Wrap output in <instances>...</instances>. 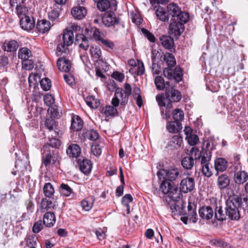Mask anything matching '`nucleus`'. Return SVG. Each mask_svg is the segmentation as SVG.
Returning a JSON list of instances; mask_svg holds the SVG:
<instances>
[{
  "instance_id": "obj_1",
  "label": "nucleus",
  "mask_w": 248,
  "mask_h": 248,
  "mask_svg": "<svg viewBox=\"0 0 248 248\" xmlns=\"http://www.w3.org/2000/svg\"><path fill=\"white\" fill-rule=\"evenodd\" d=\"M193 188L194 187H182V189L181 187H153L152 191L156 196H163L165 199L169 198L176 201L182 196V191L186 193L188 191H191ZM166 200L167 202V200Z\"/></svg>"
},
{
  "instance_id": "obj_2",
  "label": "nucleus",
  "mask_w": 248,
  "mask_h": 248,
  "mask_svg": "<svg viewBox=\"0 0 248 248\" xmlns=\"http://www.w3.org/2000/svg\"><path fill=\"white\" fill-rule=\"evenodd\" d=\"M182 98L181 93L173 87L169 86L166 87L165 97L160 94L156 96V100L160 107H164L167 109H170L172 107L171 102H178Z\"/></svg>"
},
{
  "instance_id": "obj_3",
  "label": "nucleus",
  "mask_w": 248,
  "mask_h": 248,
  "mask_svg": "<svg viewBox=\"0 0 248 248\" xmlns=\"http://www.w3.org/2000/svg\"><path fill=\"white\" fill-rule=\"evenodd\" d=\"M179 174V172L177 169L159 170L157 175L160 183V186H174L173 182L176 180Z\"/></svg>"
},
{
  "instance_id": "obj_4",
  "label": "nucleus",
  "mask_w": 248,
  "mask_h": 248,
  "mask_svg": "<svg viewBox=\"0 0 248 248\" xmlns=\"http://www.w3.org/2000/svg\"><path fill=\"white\" fill-rule=\"evenodd\" d=\"M74 32L68 30H65L63 33L62 42L58 44L56 48V54L58 56L66 53L68 51V47L74 42Z\"/></svg>"
},
{
  "instance_id": "obj_5",
  "label": "nucleus",
  "mask_w": 248,
  "mask_h": 248,
  "mask_svg": "<svg viewBox=\"0 0 248 248\" xmlns=\"http://www.w3.org/2000/svg\"><path fill=\"white\" fill-rule=\"evenodd\" d=\"M238 199L229 198L226 202L225 207L226 215L232 220H238L240 218V209L238 207Z\"/></svg>"
},
{
  "instance_id": "obj_6",
  "label": "nucleus",
  "mask_w": 248,
  "mask_h": 248,
  "mask_svg": "<svg viewBox=\"0 0 248 248\" xmlns=\"http://www.w3.org/2000/svg\"><path fill=\"white\" fill-rule=\"evenodd\" d=\"M164 75L168 79H174L177 82L182 79L183 73L180 67L176 66L174 69L165 68L163 70Z\"/></svg>"
},
{
  "instance_id": "obj_7",
  "label": "nucleus",
  "mask_w": 248,
  "mask_h": 248,
  "mask_svg": "<svg viewBox=\"0 0 248 248\" xmlns=\"http://www.w3.org/2000/svg\"><path fill=\"white\" fill-rule=\"evenodd\" d=\"M97 7L101 12L115 11L117 9V3L115 0H99L97 2Z\"/></svg>"
},
{
  "instance_id": "obj_8",
  "label": "nucleus",
  "mask_w": 248,
  "mask_h": 248,
  "mask_svg": "<svg viewBox=\"0 0 248 248\" xmlns=\"http://www.w3.org/2000/svg\"><path fill=\"white\" fill-rule=\"evenodd\" d=\"M102 22L106 26L109 27L118 25L120 23V18L116 17L113 11H110L104 15Z\"/></svg>"
},
{
  "instance_id": "obj_9",
  "label": "nucleus",
  "mask_w": 248,
  "mask_h": 248,
  "mask_svg": "<svg viewBox=\"0 0 248 248\" xmlns=\"http://www.w3.org/2000/svg\"><path fill=\"white\" fill-rule=\"evenodd\" d=\"M184 30V25L179 22L171 20L169 25V33L176 38L179 37Z\"/></svg>"
},
{
  "instance_id": "obj_10",
  "label": "nucleus",
  "mask_w": 248,
  "mask_h": 248,
  "mask_svg": "<svg viewBox=\"0 0 248 248\" xmlns=\"http://www.w3.org/2000/svg\"><path fill=\"white\" fill-rule=\"evenodd\" d=\"M59 158L58 153L55 154L53 151L52 154L49 153L43 157L42 162L46 167L49 168L53 165H56L57 163H59Z\"/></svg>"
},
{
  "instance_id": "obj_11",
  "label": "nucleus",
  "mask_w": 248,
  "mask_h": 248,
  "mask_svg": "<svg viewBox=\"0 0 248 248\" xmlns=\"http://www.w3.org/2000/svg\"><path fill=\"white\" fill-rule=\"evenodd\" d=\"M20 25L23 30L30 31L32 30L35 26V20L32 17L25 16L21 17Z\"/></svg>"
},
{
  "instance_id": "obj_12",
  "label": "nucleus",
  "mask_w": 248,
  "mask_h": 248,
  "mask_svg": "<svg viewBox=\"0 0 248 248\" xmlns=\"http://www.w3.org/2000/svg\"><path fill=\"white\" fill-rule=\"evenodd\" d=\"M184 132L186 135V139L187 140L189 144L191 146H194L198 143L199 138L196 134L193 133L191 127L186 126Z\"/></svg>"
},
{
  "instance_id": "obj_13",
  "label": "nucleus",
  "mask_w": 248,
  "mask_h": 248,
  "mask_svg": "<svg viewBox=\"0 0 248 248\" xmlns=\"http://www.w3.org/2000/svg\"><path fill=\"white\" fill-rule=\"evenodd\" d=\"M228 166V161L224 158L217 157L214 160V167L217 171V174L218 172H222L225 171Z\"/></svg>"
},
{
  "instance_id": "obj_14",
  "label": "nucleus",
  "mask_w": 248,
  "mask_h": 248,
  "mask_svg": "<svg viewBox=\"0 0 248 248\" xmlns=\"http://www.w3.org/2000/svg\"><path fill=\"white\" fill-rule=\"evenodd\" d=\"M199 214L202 218L209 220L213 217L214 212L210 206H203L199 209Z\"/></svg>"
},
{
  "instance_id": "obj_15",
  "label": "nucleus",
  "mask_w": 248,
  "mask_h": 248,
  "mask_svg": "<svg viewBox=\"0 0 248 248\" xmlns=\"http://www.w3.org/2000/svg\"><path fill=\"white\" fill-rule=\"evenodd\" d=\"M57 66L60 71L68 72L71 68V63L69 60L63 57L60 58L57 60Z\"/></svg>"
},
{
  "instance_id": "obj_16",
  "label": "nucleus",
  "mask_w": 248,
  "mask_h": 248,
  "mask_svg": "<svg viewBox=\"0 0 248 248\" xmlns=\"http://www.w3.org/2000/svg\"><path fill=\"white\" fill-rule=\"evenodd\" d=\"M233 180L235 184L239 185H242L248 180V174L244 170L235 172Z\"/></svg>"
},
{
  "instance_id": "obj_17",
  "label": "nucleus",
  "mask_w": 248,
  "mask_h": 248,
  "mask_svg": "<svg viewBox=\"0 0 248 248\" xmlns=\"http://www.w3.org/2000/svg\"><path fill=\"white\" fill-rule=\"evenodd\" d=\"M71 13L75 18L81 19L85 16L87 10L85 7L78 6L73 7L71 10Z\"/></svg>"
},
{
  "instance_id": "obj_18",
  "label": "nucleus",
  "mask_w": 248,
  "mask_h": 248,
  "mask_svg": "<svg viewBox=\"0 0 248 248\" xmlns=\"http://www.w3.org/2000/svg\"><path fill=\"white\" fill-rule=\"evenodd\" d=\"M63 10L62 6L53 5L52 10L48 13V18L52 21H58L60 12Z\"/></svg>"
},
{
  "instance_id": "obj_19",
  "label": "nucleus",
  "mask_w": 248,
  "mask_h": 248,
  "mask_svg": "<svg viewBox=\"0 0 248 248\" xmlns=\"http://www.w3.org/2000/svg\"><path fill=\"white\" fill-rule=\"evenodd\" d=\"M56 222L55 216L53 212L49 211L44 215L43 223L46 227H51Z\"/></svg>"
},
{
  "instance_id": "obj_20",
  "label": "nucleus",
  "mask_w": 248,
  "mask_h": 248,
  "mask_svg": "<svg viewBox=\"0 0 248 248\" xmlns=\"http://www.w3.org/2000/svg\"><path fill=\"white\" fill-rule=\"evenodd\" d=\"M79 166L80 170L85 174H89L92 170V163L89 159L79 160Z\"/></svg>"
},
{
  "instance_id": "obj_21",
  "label": "nucleus",
  "mask_w": 248,
  "mask_h": 248,
  "mask_svg": "<svg viewBox=\"0 0 248 248\" xmlns=\"http://www.w3.org/2000/svg\"><path fill=\"white\" fill-rule=\"evenodd\" d=\"M51 28V24L50 22L46 19H42L37 22L36 29L37 31L44 33L48 31Z\"/></svg>"
},
{
  "instance_id": "obj_22",
  "label": "nucleus",
  "mask_w": 248,
  "mask_h": 248,
  "mask_svg": "<svg viewBox=\"0 0 248 248\" xmlns=\"http://www.w3.org/2000/svg\"><path fill=\"white\" fill-rule=\"evenodd\" d=\"M66 153L70 157H77L80 155L81 149L77 144L70 145L66 150Z\"/></svg>"
},
{
  "instance_id": "obj_23",
  "label": "nucleus",
  "mask_w": 248,
  "mask_h": 248,
  "mask_svg": "<svg viewBox=\"0 0 248 248\" xmlns=\"http://www.w3.org/2000/svg\"><path fill=\"white\" fill-rule=\"evenodd\" d=\"M167 8L169 16L170 15L171 16V20H172L176 16L179 14L181 11L179 6L174 2L169 3L167 5Z\"/></svg>"
},
{
  "instance_id": "obj_24",
  "label": "nucleus",
  "mask_w": 248,
  "mask_h": 248,
  "mask_svg": "<svg viewBox=\"0 0 248 248\" xmlns=\"http://www.w3.org/2000/svg\"><path fill=\"white\" fill-rule=\"evenodd\" d=\"M160 41L162 46L166 49H170L173 47V39L170 36L163 35L160 37Z\"/></svg>"
},
{
  "instance_id": "obj_25",
  "label": "nucleus",
  "mask_w": 248,
  "mask_h": 248,
  "mask_svg": "<svg viewBox=\"0 0 248 248\" xmlns=\"http://www.w3.org/2000/svg\"><path fill=\"white\" fill-rule=\"evenodd\" d=\"M83 124V122L81 118L78 115H75L72 119L71 128L75 131H78L82 129Z\"/></svg>"
},
{
  "instance_id": "obj_26",
  "label": "nucleus",
  "mask_w": 248,
  "mask_h": 248,
  "mask_svg": "<svg viewBox=\"0 0 248 248\" xmlns=\"http://www.w3.org/2000/svg\"><path fill=\"white\" fill-rule=\"evenodd\" d=\"M19 46L18 43L15 40L5 41L3 45L2 48L8 52L15 51Z\"/></svg>"
},
{
  "instance_id": "obj_27",
  "label": "nucleus",
  "mask_w": 248,
  "mask_h": 248,
  "mask_svg": "<svg viewBox=\"0 0 248 248\" xmlns=\"http://www.w3.org/2000/svg\"><path fill=\"white\" fill-rule=\"evenodd\" d=\"M155 15L158 18L162 21H168L169 19L168 13H167L165 9L161 6L155 7Z\"/></svg>"
},
{
  "instance_id": "obj_28",
  "label": "nucleus",
  "mask_w": 248,
  "mask_h": 248,
  "mask_svg": "<svg viewBox=\"0 0 248 248\" xmlns=\"http://www.w3.org/2000/svg\"><path fill=\"white\" fill-rule=\"evenodd\" d=\"M115 96L118 99L120 98V104L122 105H125L128 103L129 96L123 93V89L118 87L115 90Z\"/></svg>"
},
{
  "instance_id": "obj_29",
  "label": "nucleus",
  "mask_w": 248,
  "mask_h": 248,
  "mask_svg": "<svg viewBox=\"0 0 248 248\" xmlns=\"http://www.w3.org/2000/svg\"><path fill=\"white\" fill-rule=\"evenodd\" d=\"M55 207L54 203L48 201L46 199H42L40 203V210L42 212H45L46 211L50 210L51 211L52 210L54 209Z\"/></svg>"
},
{
  "instance_id": "obj_30",
  "label": "nucleus",
  "mask_w": 248,
  "mask_h": 248,
  "mask_svg": "<svg viewBox=\"0 0 248 248\" xmlns=\"http://www.w3.org/2000/svg\"><path fill=\"white\" fill-rule=\"evenodd\" d=\"M90 52L91 57L95 61H103V59L101 57L102 51L99 47L92 46L90 48Z\"/></svg>"
},
{
  "instance_id": "obj_31",
  "label": "nucleus",
  "mask_w": 248,
  "mask_h": 248,
  "mask_svg": "<svg viewBox=\"0 0 248 248\" xmlns=\"http://www.w3.org/2000/svg\"><path fill=\"white\" fill-rule=\"evenodd\" d=\"M101 113L106 117L109 116L114 117L118 114L117 108L109 105L103 107L102 109Z\"/></svg>"
},
{
  "instance_id": "obj_32",
  "label": "nucleus",
  "mask_w": 248,
  "mask_h": 248,
  "mask_svg": "<svg viewBox=\"0 0 248 248\" xmlns=\"http://www.w3.org/2000/svg\"><path fill=\"white\" fill-rule=\"evenodd\" d=\"M167 128L170 133L178 132L182 128V124L180 122H170L167 124Z\"/></svg>"
},
{
  "instance_id": "obj_33",
  "label": "nucleus",
  "mask_w": 248,
  "mask_h": 248,
  "mask_svg": "<svg viewBox=\"0 0 248 248\" xmlns=\"http://www.w3.org/2000/svg\"><path fill=\"white\" fill-rule=\"evenodd\" d=\"M182 143V138L179 135H175L171 139L169 142V146L172 148L177 149L181 146Z\"/></svg>"
},
{
  "instance_id": "obj_34",
  "label": "nucleus",
  "mask_w": 248,
  "mask_h": 248,
  "mask_svg": "<svg viewBox=\"0 0 248 248\" xmlns=\"http://www.w3.org/2000/svg\"><path fill=\"white\" fill-rule=\"evenodd\" d=\"M212 156V153L209 152H205L204 151H201L200 155L198 156L201 159V163L202 166L210 164V161Z\"/></svg>"
},
{
  "instance_id": "obj_35",
  "label": "nucleus",
  "mask_w": 248,
  "mask_h": 248,
  "mask_svg": "<svg viewBox=\"0 0 248 248\" xmlns=\"http://www.w3.org/2000/svg\"><path fill=\"white\" fill-rule=\"evenodd\" d=\"M189 18V14L187 13L183 12L181 11L180 13L177 15L172 20L179 22V23L182 24L184 25V24L186 23L188 21Z\"/></svg>"
},
{
  "instance_id": "obj_36",
  "label": "nucleus",
  "mask_w": 248,
  "mask_h": 248,
  "mask_svg": "<svg viewBox=\"0 0 248 248\" xmlns=\"http://www.w3.org/2000/svg\"><path fill=\"white\" fill-rule=\"evenodd\" d=\"M155 83L156 87L158 90L166 89V87H169L168 82L165 83L164 78L161 76H156L155 78Z\"/></svg>"
},
{
  "instance_id": "obj_37",
  "label": "nucleus",
  "mask_w": 248,
  "mask_h": 248,
  "mask_svg": "<svg viewBox=\"0 0 248 248\" xmlns=\"http://www.w3.org/2000/svg\"><path fill=\"white\" fill-rule=\"evenodd\" d=\"M233 200L238 199V207L240 210H243L244 211L248 210V197H244L243 199L239 197H234Z\"/></svg>"
},
{
  "instance_id": "obj_38",
  "label": "nucleus",
  "mask_w": 248,
  "mask_h": 248,
  "mask_svg": "<svg viewBox=\"0 0 248 248\" xmlns=\"http://www.w3.org/2000/svg\"><path fill=\"white\" fill-rule=\"evenodd\" d=\"M31 56V51L27 47H23L19 50L18 56L22 61L29 59Z\"/></svg>"
},
{
  "instance_id": "obj_39",
  "label": "nucleus",
  "mask_w": 248,
  "mask_h": 248,
  "mask_svg": "<svg viewBox=\"0 0 248 248\" xmlns=\"http://www.w3.org/2000/svg\"><path fill=\"white\" fill-rule=\"evenodd\" d=\"M87 105L93 108H97L99 105V101L93 96H88L85 99Z\"/></svg>"
},
{
  "instance_id": "obj_40",
  "label": "nucleus",
  "mask_w": 248,
  "mask_h": 248,
  "mask_svg": "<svg viewBox=\"0 0 248 248\" xmlns=\"http://www.w3.org/2000/svg\"><path fill=\"white\" fill-rule=\"evenodd\" d=\"M164 60L166 62L168 68H172L176 64V60L173 54L167 53L164 55Z\"/></svg>"
},
{
  "instance_id": "obj_41",
  "label": "nucleus",
  "mask_w": 248,
  "mask_h": 248,
  "mask_svg": "<svg viewBox=\"0 0 248 248\" xmlns=\"http://www.w3.org/2000/svg\"><path fill=\"white\" fill-rule=\"evenodd\" d=\"M181 164L184 168L191 169L194 165V160L192 157L186 156L182 159Z\"/></svg>"
},
{
  "instance_id": "obj_42",
  "label": "nucleus",
  "mask_w": 248,
  "mask_h": 248,
  "mask_svg": "<svg viewBox=\"0 0 248 248\" xmlns=\"http://www.w3.org/2000/svg\"><path fill=\"white\" fill-rule=\"evenodd\" d=\"M172 117L174 121L181 123L184 118V113L182 109L176 108L172 112Z\"/></svg>"
},
{
  "instance_id": "obj_43",
  "label": "nucleus",
  "mask_w": 248,
  "mask_h": 248,
  "mask_svg": "<svg viewBox=\"0 0 248 248\" xmlns=\"http://www.w3.org/2000/svg\"><path fill=\"white\" fill-rule=\"evenodd\" d=\"M181 197L179 199H178V200L176 201H173L170 199V200L173 201V203H171L170 205V208L172 212L174 211H177L178 210H179L180 207L178 203L181 204L182 206L181 208L182 210H183L185 208V205H184L183 201L180 200Z\"/></svg>"
},
{
  "instance_id": "obj_44",
  "label": "nucleus",
  "mask_w": 248,
  "mask_h": 248,
  "mask_svg": "<svg viewBox=\"0 0 248 248\" xmlns=\"http://www.w3.org/2000/svg\"><path fill=\"white\" fill-rule=\"evenodd\" d=\"M230 182V178L226 174H222L217 179V184L221 186H229Z\"/></svg>"
},
{
  "instance_id": "obj_45",
  "label": "nucleus",
  "mask_w": 248,
  "mask_h": 248,
  "mask_svg": "<svg viewBox=\"0 0 248 248\" xmlns=\"http://www.w3.org/2000/svg\"><path fill=\"white\" fill-rule=\"evenodd\" d=\"M214 214L215 217L217 220L223 221V220L226 219L227 215L226 214H225L223 213L222 207H217Z\"/></svg>"
},
{
  "instance_id": "obj_46",
  "label": "nucleus",
  "mask_w": 248,
  "mask_h": 248,
  "mask_svg": "<svg viewBox=\"0 0 248 248\" xmlns=\"http://www.w3.org/2000/svg\"><path fill=\"white\" fill-rule=\"evenodd\" d=\"M61 145V141L56 138H52L49 140V141L47 144H45L44 146L45 149H46L49 148V146H51L53 148H58Z\"/></svg>"
},
{
  "instance_id": "obj_47",
  "label": "nucleus",
  "mask_w": 248,
  "mask_h": 248,
  "mask_svg": "<svg viewBox=\"0 0 248 248\" xmlns=\"http://www.w3.org/2000/svg\"><path fill=\"white\" fill-rule=\"evenodd\" d=\"M37 240H38V238L36 235H35V234L28 235L26 236V237L25 238L26 246H30L31 245V246H33L34 245H35Z\"/></svg>"
},
{
  "instance_id": "obj_48",
  "label": "nucleus",
  "mask_w": 248,
  "mask_h": 248,
  "mask_svg": "<svg viewBox=\"0 0 248 248\" xmlns=\"http://www.w3.org/2000/svg\"><path fill=\"white\" fill-rule=\"evenodd\" d=\"M28 81L30 86H35L40 81V77L37 74L31 73L29 75Z\"/></svg>"
},
{
  "instance_id": "obj_49",
  "label": "nucleus",
  "mask_w": 248,
  "mask_h": 248,
  "mask_svg": "<svg viewBox=\"0 0 248 248\" xmlns=\"http://www.w3.org/2000/svg\"><path fill=\"white\" fill-rule=\"evenodd\" d=\"M93 205V202L88 198L84 199L81 202V206L85 211H89L92 208Z\"/></svg>"
},
{
  "instance_id": "obj_50",
  "label": "nucleus",
  "mask_w": 248,
  "mask_h": 248,
  "mask_svg": "<svg viewBox=\"0 0 248 248\" xmlns=\"http://www.w3.org/2000/svg\"><path fill=\"white\" fill-rule=\"evenodd\" d=\"M85 135L87 138L91 140H95L98 138V134L96 131L93 129L87 130L85 133Z\"/></svg>"
},
{
  "instance_id": "obj_51",
  "label": "nucleus",
  "mask_w": 248,
  "mask_h": 248,
  "mask_svg": "<svg viewBox=\"0 0 248 248\" xmlns=\"http://www.w3.org/2000/svg\"><path fill=\"white\" fill-rule=\"evenodd\" d=\"M194 179L192 177L187 176L181 180L180 186H194Z\"/></svg>"
},
{
  "instance_id": "obj_52",
  "label": "nucleus",
  "mask_w": 248,
  "mask_h": 248,
  "mask_svg": "<svg viewBox=\"0 0 248 248\" xmlns=\"http://www.w3.org/2000/svg\"><path fill=\"white\" fill-rule=\"evenodd\" d=\"M59 191L61 195L63 197H69L74 193L70 187H60Z\"/></svg>"
},
{
  "instance_id": "obj_53",
  "label": "nucleus",
  "mask_w": 248,
  "mask_h": 248,
  "mask_svg": "<svg viewBox=\"0 0 248 248\" xmlns=\"http://www.w3.org/2000/svg\"><path fill=\"white\" fill-rule=\"evenodd\" d=\"M40 81L41 88L44 91H48L50 89L51 83L49 79L48 78H45Z\"/></svg>"
},
{
  "instance_id": "obj_54",
  "label": "nucleus",
  "mask_w": 248,
  "mask_h": 248,
  "mask_svg": "<svg viewBox=\"0 0 248 248\" xmlns=\"http://www.w3.org/2000/svg\"><path fill=\"white\" fill-rule=\"evenodd\" d=\"M91 151L94 155L99 156L102 153V147L98 144L94 143L91 146Z\"/></svg>"
},
{
  "instance_id": "obj_55",
  "label": "nucleus",
  "mask_w": 248,
  "mask_h": 248,
  "mask_svg": "<svg viewBox=\"0 0 248 248\" xmlns=\"http://www.w3.org/2000/svg\"><path fill=\"white\" fill-rule=\"evenodd\" d=\"M45 126L49 131H52L56 127V122L52 118L46 119L45 122Z\"/></svg>"
},
{
  "instance_id": "obj_56",
  "label": "nucleus",
  "mask_w": 248,
  "mask_h": 248,
  "mask_svg": "<svg viewBox=\"0 0 248 248\" xmlns=\"http://www.w3.org/2000/svg\"><path fill=\"white\" fill-rule=\"evenodd\" d=\"M26 206L27 212L28 215H31L34 211V204L30 199L27 200L25 202Z\"/></svg>"
},
{
  "instance_id": "obj_57",
  "label": "nucleus",
  "mask_w": 248,
  "mask_h": 248,
  "mask_svg": "<svg viewBox=\"0 0 248 248\" xmlns=\"http://www.w3.org/2000/svg\"><path fill=\"white\" fill-rule=\"evenodd\" d=\"M43 228V224H42L41 220L36 221L33 225L32 231L35 233L39 232Z\"/></svg>"
},
{
  "instance_id": "obj_58",
  "label": "nucleus",
  "mask_w": 248,
  "mask_h": 248,
  "mask_svg": "<svg viewBox=\"0 0 248 248\" xmlns=\"http://www.w3.org/2000/svg\"><path fill=\"white\" fill-rule=\"evenodd\" d=\"M210 164L202 166V172L203 174L208 177L212 175V167L210 168Z\"/></svg>"
},
{
  "instance_id": "obj_59",
  "label": "nucleus",
  "mask_w": 248,
  "mask_h": 248,
  "mask_svg": "<svg viewBox=\"0 0 248 248\" xmlns=\"http://www.w3.org/2000/svg\"><path fill=\"white\" fill-rule=\"evenodd\" d=\"M137 75L141 76L144 74L145 69L142 61L138 60L137 65Z\"/></svg>"
},
{
  "instance_id": "obj_60",
  "label": "nucleus",
  "mask_w": 248,
  "mask_h": 248,
  "mask_svg": "<svg viewBox=\"0 0 248 248\" xmlns=\"http://www.w3.org/2000/svg\"><path fill=\"white\" fill-rule=\"evenodd\" d=\"M100 42L104 46L108 48H110V49H113L115 46L114 43L108 39L103 38L102 39H101Z\"/></svg>"
},
{
  "instance_id": "obj_61",
  "label": "nucleus",
  "mask_w": 248,
  "mask_h": 248,
  "mask_svg": "<svg viewBox=\"0 0 248 248\" xmlns=\"http://www.w3.org/2000/svg\"><path fill=\"white\" fill-rule=\"evenodd\" d=\"M43 191L45 196L49 198L52 197L55 192L54 187H43Z\"/></svg>"
},
{
  "instance_id": "obj_62",
  "label": "nucleus",
  "mask_w": 248,
  "mask_h": 248,
  "mask_svg": "<svg viewBox=\"0 0 248 248\" xmlns=\"http://www.w3.org/2000/svg\"><path fill=\"white\" fill-rule=\"evenodd\" d=\"M45 103L47 106H51L54 103V97L51 94H46L44 97Z\"/></svg>"
},
{
  "instance_id": "obj_63",
  "label": "nucleus",
  "mask_w": 248,
  "mask_h": 248,
  "mask_svg": "<svg viewBox=\"0 0 248 248\" xmlns=\"http://www.w3.org/2000/svg\"><path fill=\"white\" fill-rule=\"evenodd\" d=\"M133 201V198L130 194H126L122 199V203L124 206H128Z\"/></svg>"
},
{
  "instance_id": "obj_64",
  "label": "nucleus",
  "mask_w": 248,
  "mask_h": 248,
  "mask_svg": "<svg viewBox=\"0 0 248 248\" xmlns=\"http://www.w3.org/2000/svg\"><path fill=\"white\" fill-rule=\"evenodd\" d=\"M22 63L23 68L26 70H31L33 67V62L29 59L22 61Z\"/></svg>"
}]
</instances>
